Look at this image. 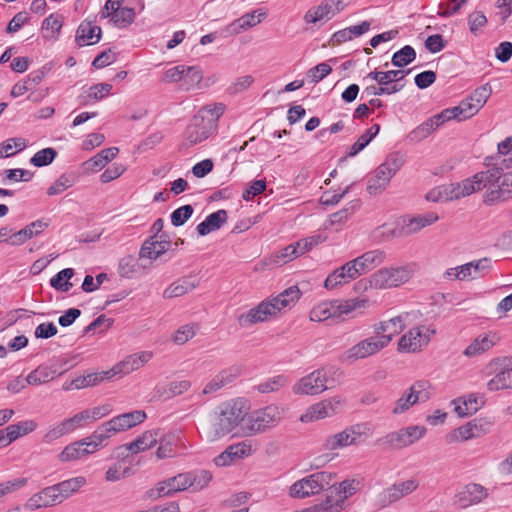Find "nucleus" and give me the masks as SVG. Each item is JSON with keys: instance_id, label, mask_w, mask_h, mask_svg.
<instances>
[{"instance_id": "obj_13", "label": "nucleus", "mask_w": 512, "mask_h": 512, "mask_svg": "<svg viewBox=\"0 0 512 512\" xmlns=\"http://www.w3.org/2000/svg\"><path fill=\"white\" fill-rule=\"evenodd\" d=\"M490 176L491 175L484 174L483 171H480L474 174L471 178L443 186L445 201L456 200L485 189Z\"/></svg>"}, {"instance_id": "obj_51", "label": "nucleus", "mask_w": 512, "mask_h": 512, "mask_svg": "<svg viewBox=\"0 0 512 512\" xmlns=\"http://www.w3.org/2000/svg\"><path fill=\"white\" fill-rule=\"evenodd\" d=\"M379 131H380V126L378 124H374L373 126H371L350 147V150L347 155L350 157L357 155L360 151H362L371 142V140L379 133Z\"/></svg>"}, {"instance_id": "obj_5", "label": "nucleus", "mask_w": 512, "mask_h": 512, "mask_svg": "<svg viewBox=\"0 0 512 512\" xmlns=\"http://www.w3.org/2000/svg\"><path fill=\"white\" fill-rule=\"evenodd\" d=\"M438 219L439 217L435 212H427L414 217L404 216L398 222L396 228H389L387 224H383L377 228V231L385 235L386 239L406 237L418 233L423 228L434 224Z\"/></svg>"}, {"instance_id": "obj_26", "label": "nucleus", "mask_w": 512, "mask_h": 512, "mask_svg": "<svg viewBox=\"0 0 512 512\" xmlns=\"http://www.w3.org/2000/svg\"><path fill=\"white\" fill-rule=\"evenodd\" d=\"M153 357L151 351H141L127 356L123 361L112 368L113 375L129 374L148 363Z\"/></svg>"}, {"instance_id": "obj_63", "label": "nucleus", "mask_w": 512, "mask_h": 512, "mask_svg": "<svg viewBox=\"0 0 512 512\" xmlns=\"http://www.w3.org/2000/svg\"><path fill=\"white\" fill-rule=\"evenodd\" d=\"M57 152L53 148H44L34 154L30 162L36 167H42L52 163Z\"/></svg>"}, {"instance_id": "obj_36", "label": "nucleus", "mask_w": 512, "mask_h": 512, "mask_svg": "<svg viewBox=\"0 0 512 512\" xmlns=\"http://www.w3.org/2000/svg\"><path fill=\"white\" fill-rule=\"evenodd\" d=\"M101 39V28L93 25L91 22L83 21L76 33V42L79 46L93 45Z\"/></svg>"}, {"instance_id": "obj_44", "label": "nucleus", "mask_w": 512, "mask_h": 512, "mask_svg": "<svg viewBox=\"0 0 512 512\" xmlns=\"http://www.w3.org/2000/svg\"><path fill=\"white\" fill-rule=\"evenodd\" d=\"M178 437L175 433H167L164 434L160 430V434L158 436L159 447L156 451V456L158 459H165L172 457L175 454L174 447Z\"/></svg>"}, {"instance_id": "obj_37", "label": "nucleus", "mask_w": 512, "mask_h": 512, "mask_svg": "<svg viewBox=\"0 0 512 512\" xmlns=\"http://www.w3.org/2000/svg\"><path fill=\"white\" fill-rule=\"evenodd\" d=\"M301 291L297 286H291L285 289L276 297L269 300V302L275 308V314L277 315L282 309L291 308L299 300Z\"/></svg>"}, {"instance_id": "obj_6", "label": "nucleus", "mask_w": 512, "mask_h": 512, "mask_svg": "<svg viewBox=\"0 0 512 512\" xmlns=\"http://www.w3.org/2000/svg\"><path fill=\"white\" fill-rule=\"evenodd\" d=\"M486 376L494 375L486 384L489 392L512 389V356L491 359L485 366Z\"/></svg>"}, {"instance_id": "obj_21", "label": "nucleus", "mask_w": 512, "mask_h": 512, "mask_svg": "<svg viewBox=\"0 0 512 512\" xmlns=\"http://www.w3.org/2000/svg\"><path fill=\"white\" fill-rule=\"evenodd\" d=\"M488 496L487 489L476 483H470L464 486L455 495V504L460 508H467L472 505H476L486 499Z\"/></svg>"}, {"instance_id": "obj_38", "label": "nucleus", "mask_w": 512, "mask_h": 512, "mask_svg": "<svg viewBox=\"0 0 512 512\" xmlns=\"http://www.w3.org/2000/svg\"><path fill=\"white\" fill-rule=\"evenodd\" d=\"M392 177L387 168L378 166L368 180L367 191L371 195L381 193L388 186Z\"/></svg>"}, {"instance_id": "obj_30", "label": "nucleus", "mask_w": 512, "mask_h": 512, "mask_svg": "<svg viewBox=\"0 0 512 512\" xmlns=\"http://www.w3.org/2000/svg\"><path fill=\"white\" fill-rule=\"evenodd\" d=\"M499 341V337L494 333L480 334L463 351L468 358H473L491 350Z\"/></svg>"}, {"instance_id": "obj_45", "label": "nucleus", "mask_w": 512, "mask_h": 512, "mask_svg": "<svg viewBox=\"0 0 512 512\" xmlns=\"http://www.w3.org/2000/svg\"><path fill=\"white\" fill-rule=\"evenodd\" d=\"M443 123L439 114L429 118L418 127H416L411 133L410 138L415 141H421L427 138L434 130L440 127Z\"/></svg>"}, {"instance_id": "obj_48", "label": "nucleus", "mask_w": 512, "mask_h": 512, "mask_svg": "<svg viewBox=\"0 0 512 512\" xmlns=\"http://www.w3.org/2000/svg\"><path fill=\"white\" fill-rule=\"evenodd\" d=\"M115 435L108 421L100 425L91 436L87 437L88 446H92V451H97L102 443Z\"/></svg>"}, {"instance_id": "obj_7", "label": "nucleus", "mask_w": 512, "mask_h": 512, "mask_svg": "<svg viewBox=\"0 0 512 512\" xmlns=\"http://www.w3.org/2000/svg\"><path fill=\"white\" fill-rule=\"evenodd\" d=\"M335 474L328 471H320L308 475L296 481L290 487V495L294 498H306L332 488Z\"/></svg>"}, {"instance_id": "obj_56", "label": "nucleus", "mask_w": 512, "mask_h": 512, "mask_svg": "<svg viewBox=\"0 0 512 512\" xmlns=\"http://www.w3.org/2000/svg\"><path fill=\"white\" fill-rule=\"evenodd\" d=\"M352 445L349 436L343 431L327 437L323 443V448L328 451L337 450Z\"/></svg>"}, {"instance_id": "obj_50", "label": "nucleus", "mask_w": 512, "mask_h": 512, "mask_svg": "<svg viewBox=\"0 0 512 512\" xmlns=\"http://www.w3.org/2000/svg\"><path fill=\"white\" fill-rule=\"evenodd\" d=\"M74 274V269L65 268L50 279V285L58 291L68 292L72 287V283L69 280Z\"/></svg>"}, {"instance_id": "obj_4", "label": "nucleus", "mask_w": 512, "mask_h": 512, "mask_svg": "<svg viewBox=\"0 0 512 512\" xmlns=\"http://www.w3.org/2000/svg\"><path fill=\"white\" fill-rule=\"evenodd\" d=\"M483 173L491 175L485 187V204L494 205L512 199V171L504 173L502 167H493Z\"/></svg>"}, {"instance_id": "obj_23", "label": "nucleus", "mask_w": 512, "mask_h": 512, "mask_svg": "<svg viewBox=\"0 0 512 512\" xmlns=\"http://www.w3.org/2000/svg\"><path fill=\"white\" fill-rule=\"evenodd\" d=\"M408 317L409 313H404L387 321H381L374 326L375 335L386 339L385 347L389 345L395 335L403 331Z\"/></svg>"}, {"instance_id": "obj_15", "label": "nucleus", "mask_w": 512, "mask_h": 512, "mask_svg": "<svg viewBox=\"0 0 512 512\" xmlns=\"http://www.w3.org/2000/svg\"><path fill=\"white\" fill-rule=\"evenodd\" d=\"M385 341V338L376 335L368 337L346 350L342 355V361L352 363L372 356L385 348Z\"/></svg>"}, {"instance_id": "obj_3", "label": "nucleus", "mask_w": 512, "mask_h": 512, "mask_svg": "<svg viewBox=\"0 0 512 512\" xmlns=\"http://www.w3.org/2000/svg\"><path fill=\"white\" fill-rule=\"evenodd\" d=\"M367 298H352L345 301L341 300H333V301H325L321 302L309 313V318L314 322H322L331 318H340L343 315H348L349 313L365 309L368 306Z\"/></svg>"}, {"instance_id": "obj_46", "label": "nucleus", "mask_w": 512, "mask_h": 512, "mask_svg": "<svg viewBox=\"0 0 512 512\" xmlns=\"http://www.w3.org/2000/svg\"><path fill=\"white\" fill-rule=\"evenodd\" d=\"M333 414V405L329 401H321L317 404L311 406L308 411L301 416V421H315L320 420L326 417H329Z\"/></svg>"}, {"instance_id": "obj_33", "label": "nucleus", "mask_w": 512, "mask_h": 512, "mask_svg": "<svg viewBox=\"0 0 512 512\" xmlns=\"http://www.w3.org/2000/svg\"><path fill=\"white\" fill-rule=\"evenodd\" d=\"M491 268V260L482 258L460 266L456 279L464 280L468 277L477 278L485 275Z\"/></svg>"}, {"instance_id": "obj_20", "label": "nucleus", "mask_w": 512, "mask_h": 512, "mask_svg": "<svg viewBox=\"0 0 512 512\" xmlns=\"http://www.w3.org/2000/svg\"><path fill=\"white\" fill-rule=\"evenodd\" d=\"M418 487V482L414 479H409L403 482L395 483L392 486L383 490L379 495V502L381 506H388L401 498L411 494Z\"/></svg>"}, {"instance_id": "obj_19", "label": "nucleus", "mask_w": 512, "mask_h": 512, "mask_svg": "<svg viewBox=\"0 0 512 512\" xmlns=\"http://www.w3.org/2000/svg\"><path fill=\"white\" fill-rule=\"evenodd\" d=\"M276 316L275 308L269 300L262 301L256 307L238 316V323L241 327H249L254 324L265 322Z\"/></svg>"}, {"instance_id": "obj_10", "label": "nucleus", "mask_w": 512, "mask_h": 512, "mask_svg": "<svg viewBox=\"0 0 512 512\" xmlns=\"http://www.w3.org/2000/svg\"><path fill=\"white\" fill-rule=\"evenodd\" d=\"M284 409L276 404H270L257 409L248 415L247 430L250 435L263 433L279 424Z\"/></svg>"}, {"instance_id": "obj_29", "label": "nucleus", "mask_w": 512, "mask_h": 512, "mask_svg": "<svg viewBox=\"0 0 512 512\" xmlns=\"http://www.w3.org/2000/svg\"><path fill=\"white\" fill-rule=\"evenodd\" d=\"M146 419V413L143 410H135L120 414L108 421L115 434L126 431Z\"/></svg>"}, {"instance_id": "obj_28", "label": "nucleus", "mask_w": 512, "mask_h": 512, "mask_svg": "<svg viewBox=\"0 0 512 512\" xmlns=\"http://www.w3.org/2000/svg\"><path fill=\"white\" fill-rule=\"evenodd\" d=\"M61 501L57 495L54 485L42 489L40 492L32 495L24 507L26 510H37L43 507H51L60 504Z\"/></svg>"}, {"instance_id": "obj_62", "label": "nucleus", "mask_w": 512, "mask_h": 512, "mask_svg": "<svg viewBox=\"0 0 512 512\" xmlns=\"http://www.w3.org/2000/svg\"><path fill=\"white\" fill-rule=\"evenodd\" d=\"M198 328V325L194 323L181 326L174 334V343L177 345L185 344L196 335Z\"/></svg>"}, {"instance_id": "obj_14", "label": "nucleus", "mask_w": 512, "mask_h": 512, "mask_svg": "<svg viewBox=\"0 0 512 512\" xmlns=\"http://www.w3.org/2000/svg\"><path fill=\"white\" fill-rule=\"evenodd\" d=\"M435 334V329L430 326L422 325L410 329L398 342V350L401 352H419L426 347L431 337Z\"/></svg>"}, {"instance_id": "obj_43", "label": "nucleus", "mask_w": 512, "mask_h": 512, "mask_svg": "<svg viewBox=\"0 0 512 512\" xmlns=\"http://www.w3.org/2000/svg\"><path fill=\"white\" fill-rule=\"evenodd\" d=\"M119 152L117 147H110L101 150L95 156L87 160L84 165L87 169L97 171L102 169L108 162L113 160Z\"/></svg>"}, {"instance_id": "obj_54", "label": "nucleus", "mask_w": 512, "mask_h": 512, "mask_svg": "<svg viewBox=\"0 0 512 512\" xmlns=\"http://www.w3.org/2000/svg\"><path fill=\"white\" fill-rule=\"evenodd\" d=\"M135 19V11L133 8L123 7L114 8L111 21L115 26L124 28L130 25Z\"/></svg>"}, {"instance_id": "obj_9", "label": "nucleus", "mask_w": 512, "mask_h": 512, "mask_svg": "<svg viewBox=\"0 0 512 512\" xmlns=\"http://www.w3.org/2000/svg\"><path fill=\"white\" fill-rule=\"evenodd\" d=\"M329 488L326 500L313 507V512H340L344 508L345 500L358 490L359 482L355 479H346L338 487L333 484Z\"/></svg>"}, {"instance_id": "obj_12", "label": "nucleus", "mask_w": 512, "mask_h": 512, "mask_svg": "<svg viewBox=\"0 0 512 512\" xmlns=\"http://www.w3.org/2000/svg\"><path fill=\"white\" fill-rule=\"evenodd\" d=\"M426 432L425 426L411 425L388 433L384 437L379 438L377 443L389 449H402L422 439Z\"/></svg>"}, {"instance_id": "obj_49", "label": "nucleus", "mask_w": 512, "mask_h": 512, "mask_svg": "<svg viewBox=\"0 0 512 512\" xmlns=\"http://www.w3.org/2000/svg\"><path fill=\"white\" fill-rule=\"evenodd\" d=\"M62 16L51 14L42 22L43 35L47 39H57L62 28Z\"/></svg>"}, {"instance_id": "obj_34", "label": "nucleus", "mask_w": 512, "mask_h": 512, "mask_svg": "<svg viewBox=\"0 0 512 512\" xmlns=\"http://www.w3.org/2000/svg\"><path fill=\"white\" fill-rule=\"evenodd\" d=\"M454 410L460 417H465L476 413L483 405L482 397L477 394H469L468 396L459 397L452 402Z\"/></svg>"}, {"instance_id": "obj_18", "label": "nucleus", "mask_w": 512, "mask_h": 512, "mask_svg": "<svg viewBox=\"0 0 512 512\" xmlns=\"http://www.w3.org/2000/svg\"><path fill=\"white\" fill-rule=\"evenodd\" d=\"M386 253L380 249H374L363 253L362 255L350 260L349 263L357 278L363 274H366L376 267L384 263Z\"/></svg>"}, {"instance_id": "obj_60", "label": "nucleus", "mask_w": 512, "mask_h": 512, "mask_svg": "<svg viewBox=\"0 0 512 512\" xmlns=\"http://www.w3.org/2000/svg\"><path fill=\"white\" fill-rule=\"evenodd\" d=\"M330 18H332V15L330 14L324 2L316 7L310 8L304 15L305 22L313 24L323 19Z\"/></svg>"}, {"instance_id": "obj_11", "label": "nucleus", "mask_w": 512, "mask_h": 512, "mask_svg": "<svg viewBox=\"0 0 512 512\" xmlns=\"http://www.w3.org/2000/svg\"><path fill=\"white\" fill-rule=\"evenodd\" d=\"M431 395V384L426 380H418L395 401L391 412L394 415L403 414L415 404L428 401Z\"/></svg>"}, {"instance_id": "obj_16", "label": "nucleus", "mask_w": 512, "mask_h": 512, "mask_svg": "<svg viewBox=\"0 0 512 512\" xmlns=\"http://www.w3.org/2000/svg\"><path fill=\"white\" fill-rule=\"evenodd\" d=\"M492 425V421L486 418H476L455 429L449 434L448 439L450 442H454L479 438L486 435L492 428Z\"/></svg>"}, {"instance_id": "obj_22", "label": "nucleus", "mask_w": 512, "mask_h": 512, "mask_svg": "<svg viewBox=\"0 0 512 512\" xmlns=\"http://www.w3.org/2000/svg\"><path fill=\"white\" fill-rule=\"evenodd\" d=\"M491 87L488 84L475 89L471 95L460 102L464 109V118H471L484 106L491 95Z\"/></svg>"}, {"instance_id": "obj_64", "label": "nucleus", "mask_w": 512, "mask_h": 512, "mask_svg": "<svg viewBox=\"0 0 512 512\" xmlns=\"http://www.w3.org/2000/svg\"><path fill=\"white\" fill-rule=\"evenodd\" d=\"M498 154L504 156L502 165L506 169L512 168V137H507L497 146Z\"/></svg>"}, {"instance_id": "obj_52", "label": "nucleus", "mask_w": 512, "mask_h": 512, "mask_svg": "<svg viewBox=\"0 0 512 512\" xmlns=\"http://www.w3.org/2000/svg\"><path fill=\"white\" fill-rule=\"evenodd\" d=\"M55 371L47 366H39L26 377L28 385H40L49 382L54 378Z\"/></svg>"}, {"instance_id": "obj_59", "label": "nucleus", "mask_w": 512, "mask_h": 512, "mask_svg": "<svg viewBox=\"0 0 512 512\" xmlns=\"http://www.w3.org/2000/svg\"><path fill=\"white\" fill-rule=\"evenodd\" d=\"M184 85L185 89L189 90L195 86L201 88L202 71L196 66H185L184 71Z\"/></svg>"}, {"instance_id": "obj_39", "label": "nucleus", "mask_w": 512, "mask_h": 512, "mask_svg": "<svg viewBox=\"0 0 512 512\" xmlns=\"http://www.w3.org/2000/svg\"><path fill=\"white\" fill-rule=\"evenodd\" d=\"M267 13L262 10H255L251 13H246L233 23H231L230 28L232 33L239 34L251 27L259 24L263 19H265Z\"/></svg>"}, {"instance_id": "obj_61", "label": "nucleus", "mask_w": 512, "mask_h": 512, "mask_svg": "<svg viewBox=\"0 0 512 512\" xmlns=\"http://www.w3.org/2000/svg\"><path fill=\"white\" fill-rule=\"evenodd\" d=\"M131 474L132 470L130 467H123L121 463L117 462L107 469L105 473V480L108 482H116L130 476Z\"/></svg>"}, {"instance_id": "obj_42", "label": "nucleus", "mask_w": 512, "mask_h": 512, "mask_svg": "<svg viewBox=\"0 0 512 512\" xmlns=\"http://www.w3.org/2000/svg\"><path fill=\"white\" fill-rule=\"evenodd\" d=\"M86 483V479L82 476L64 480L55 484L57 495L61 502L70 497L73 493L77 492Z\"/></svg>"}, {"instance_id": "obj_31", "label": "nucleus", "mask_w": 512, "mask_h": 512, "mask_svg": "<svg viewBox=\"0 0 512 512\" xmlns=\"http://www.w3.org/2000/svg\"><path fill=\"white\" fill-rule=\"evenodd\" d=\"M189 477V473L184 472L160 482L157 487L158 495L165 496L171 493L191 489V482Z\"/></svg>"}, {"instance_id": "obj_25", "label": "nucleus", "mask_w": 512, "mask_h": 512, "mask_svg": "<svg viewBox=\"0 0 512 512\" xmlns=\"http://www.w3.org/2000/svg\"><path fill=\"white\" fill-rule=\"evenodd\" d=\"M49 227V221L46 219H38L36 221L31 222L26 225L24 228L19 230L16 233L10 235L6 241L9 242L10 245L20 246L27 242L29 239L40 235L45 229Z\"/></svg>"}, {"instance_id": "obj_58", "label": "nucleus", "mask_w": 512, "mask_h": 512, "mask_svg": "<svg viewBox=\"0 0 512 512\" xmlns=\"http://www.w3.org/2000/svg\"><path fill=\"white\" fill-rule=\"evenodd\" d=\"M137 271V260L133 256L127 255L120 259L118 264V273L121 277L128 279L133 278L135 277Z\"/></svg>"}, {"instance_id": "obj_32", "label": "nucleus", "mask_w": 512, "mask_h": 512, "mask_svg": "<svg viewBox=\"0 0 512 512\" xmlns=\"http://www.w3.org/2000/svg\"><path fill=\"white\" fill-rule=\"evenodd\" d=\"M355 269H352L349 261L342 265L340 268L335 269L331 272L325 282L324 286L327 289H334L337 286L346 284L357 278Z\"/></svg>"}, {"instance_id": "obj_57", "label": "nucleus", "mask_w": 512, "mask_h": 512, "mask_svg": "<svg viewBox=\"0 0 512 512\" xmlns=\"http://www.w3.org/2000/svg\"><path fill=\"white\" fill-rule=\"evenodd\" d=\"M415 58L416 52L414 48L410 45H406L393 54L391 62L394 66L404 67L413 62Z\"/></svg>"}, {"instance_id": "obj_35", "label": "nucleus", "mask_w": 512, "mask_h": 512, "mask_svg": "<svg viewBox=\"0 0 512 512\" xmlns=\"http://www.w3.org/2000/svg\"><path fill=\"white\" fill-rule=\"evenodd\" d=\"M92 453L94 452L92 449H88L87 439L84 438L67 445L58 458L62 462H70L82 459Z\"/></svg>"}, {"instance_id": "obj_8", "label": "nucleus", "mask_w": 512, "mask_h": 512, "mask_svg": "<svg viewBox=\"0 0 512 512\" xmlns=\"http://www.w3.org/2000/svg\"><path fill=\"white\" fill-rule=\"evenodd\" d=\"M414 265L384 267L370 276V287L387 289L398 287L408 282L414 275Z\"/></svg>"}, {"instance_id": "obj_2", "label": "nucleus", "mask_w": 512, "mask_h": 512, "mask_svg": "<svg viewBox=\"0 0 512 512\" xmlns=\"http://www.w3.org/2000/svg\"><path fill=\"white\" fill-rule=\"evenodd\" d=\"M224 110L225 105L222 103L202 107L186 129L184 144L193 146L208 139L216 130L218 119L224 113Z\"/></svg>"}, {"instance_id": "obj_24", "label": "nucleus", "mask_w": 512, "mask_h": 512, "mask_svg": "<svg viewBox=\"0 0 512 512\" xmlns=\"http://www.w3.org/2000/svg\"><path fill=\"white\" fill-rule=\"evenodd\" d=\"M160 429L145 431L142 435L137 437L134 441L119 446L117 448L118 456L124 455L125 451H130L132 454H137L153 447L158 442Z\"/></svg>"}, {"instance_id": "obj_53", "label": "nucleus", "mask_w": 512, "mask_h": 512, "mask_svg": "<svg viewBox=\"0 0 512 512\" xmlns=\"http://www.w3.org/2000/svg\"><path fill=\"white\" fill-rule=\"evenodd\" d=\"M37 427V424L33 420H26L19 422L17 424H12L7 426L6 436L9 437L10 441H14L22 435H26L32 431H34Z\"/></svg>"}, {"instance_id": "obj_27", "label": "nucleus", "mask_w": 512, "mask_h": 512, "mask_svg": "<svg viewBox=\"0 0 512 512\" xmlns=\"http://www.w3.org/2000/svg\"><path fill=\"white\" fill-rule=\"evenodd\" d=\"M200 285V278L196 275L183 276L170 284L163 292L166 299L181 297L196 289Z\"/></svg>"}, {"instance_id": "obj_41", "label": "nucleus", "mask_w": 512, "mask_h": 512, "mask_svg": "<svg viewBox=\"0 0 512 512\" xmlns=\"http://www.w3.org/2000/svg\"><path fill=\"white\" fill-rule=\"evenodd\" d=\"M159 238L160 240H148L142 245L139 253L141 258L155 260L168 250L170 241L163 240L162 236Z\"/></svg>"}, {"instance_id": "obj_17", "label": "nucleus", "mask_w": 512, "mask_h": 512, "mask_svg": "<svg viewBox=\"0 0 512 512\" xmlns=\"http://www.w3.org/2000/svg\"><path fill=\"white\" fill-rule=\"evenodd\" d=\"M328 389L327 373L318 369L302 377L294 386L295 394L316 395Z\"/></svg>"}, {"instance_id": "obj_1", "label": "nucleus", "mask_w": 512, "mask_h": 512, "mask_svg": "<svg viewBox=\"0 0 512 512\" xmlns=\"http://www.w3.org/2000/svg\"><path fill=\"white\" fill-rule=\"evenodd\" d=\"M248 415L243 400H231L217 407L210 421L204 425L203 433L209 442L217 441L231 433Z\"/></svg>"}, {"instance_id": "obj_47", "label": "nucleus", "mask_w": 512, "mask_h": 512, "mask_svg": "<svg viewBox=\"0 0 512 512\" xmlns=\"http://www.w3.org/2000/svg\"><path fill=\"white\" fill-rule=\"evenodd\" d=\"M112 89V85L108 83H99L91 86L85 94H82L79 97V102L81 105H88L92 101L102 100L106 97Z\"/></svg>"}, {"instance_id": "obj_40", "label": "nucleus", "mask_w": 512, "mask_h": 512, "mask_svg": "<svg viewBox=\"0 0 512 512\" xmlns=\"http://www.w3.org/2000/svg\"><path fill=\"white\" fill-rule=\"evenodd\" d=\"M227 220V212L226 210H218L216 212L211 213L206 217L204 221L199 223L196 227L197 232L201 236H205L212 231L218 230L223 223Z\"/></svg>"}, {"instance_id": "obj_55", "label": "nucleus", "mask_w": 512, "mask_h": 512, "mask_svg": "<svg viewBox=\"0 0 512 512\" xmlns=\"http://www.w3.org/2000/svg\"><path fill=\"white\" fill-rule=\"evenodd\" d=\"M189 478L191 482V490L192 491H200L212 480V474L208 470L197 469L193 471H188Z\"/></svg>"}]
</instances>
